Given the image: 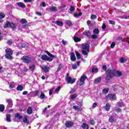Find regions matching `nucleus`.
Listing matches in <instances>:
<instances>
[{
    "label": "nucleus",
    "mask_w": 129,
    "mask_h": 129,
    "mask_svg": "<svg viewBox=\"0 0 129 129\" xmlns=\"http://www.w3.org/2000/svg\"><path fill=\"white\" fill-rule=\"evenodd\" d=\"M7 45H12V44H13V40L10 39V40H7Z\"/></svg>",
    "instance_id": "46"
},
{
    "label": "nucleus",
    "mask_w": 129,
    "mask_h": 129,
    "mask_svg": "<svg viewBox=\"0 0 129 129\" xmlns=\"http://www.w3.org/2000/svg\"><path fill=\"white\" fill-rule=\"evenodd\" d=\"M10 27L11 29H13V31H15V30L17 29V24L14 23V22H12L11 23Z\"/></svg>",
    "instance_id": "16"
},
{
    "label": "nucleus",
    "mask_w": 129,
    "mask_h": 129,
    "mask_svg": "<svg viewBox=\"0 0 129 129\" xmlns=\"http://www.w3.org/2000/svg\"><path fill=\"white\" fill-rule=\"evenodd\" d=\"M76 55L77 56V59H81V55L78 51H75Z\"/></svg>",
    "instance_id": "39"
},
{
    "label": "nucleus",
    "mask_w": 129,
    "mask_h": 129,
    "mask_svg": "<svg viewBox=\"0 0 129 129\" xmlns=\"http://www.w3.org/2000/svg\"><path fill=\"white\" fill-rule=\"evenodd\" d=\"M56 25L59 27H62L63 25H64V23H63L62 21H60L59 20L56 21Z\"/></svg>",
    "instance_id": "27"
},
{
    "label": "nucleus",
    "mask_w": 129,
    "mask_h": 129,
    "mask_svg": "<svg viewBox=\"0 0 129 129\" xmlns=\"http://www.w3.org/2000/svg\"><path fill=\"white\" fill-rule=\"evenodd\" d=\"M76 91V90L74 88H72L71 91L70 92V93H73V92H75Z\"/></svg>",
    "instance_id": "64"
},
{
    "label": "nucleus",
    "mask_w": 129,
    "mask_h": 129,
    "mask_svg": "<svg viewBox=\"0 0 129 129\" xmlns=\"http://www.w3.org/2000/svg\"><path fill=\"white\" fill-rule=\"evenodd\" d=\"M17 6H18L19 8H22L23 9H25L26 8V5L22 2L17 3Z\"/></svg>",
    "instance_id": "18"
},
{
    "label": "nucleus",
    "mask_w": 129,
    "mask_h": 129,
    "mask_svg": "<svg viewBox=\"0 0 129 129\" xmlns=\"http://www.w3.org/2000/svg\"><path fill=\"white\" fill-rule=\"evenodd\" d=\"M106 99L113 101V100L116 99V96L113 94H109L106 96Z\"/></svg>",
    "instance_id": "6"
},
{
    "label": "nucleus",
    "mask_w": 129,
    "mask_h": 129,
    "mask_svg": "<svg viewBox=\"0 0 129 129\" xmlns=\"http://www.w3.org/2000/svg\"><path fill=\"white\" fill-rule=\"evenodd\" d=\"M93 33L95 35H98V34H99V29H98V28H95L93 30Z\"/></svg>",
    "instance_id": "37"
},
{
    "label": "nucleus",
    "mask_w": 129,
    "mask_h": 129,
    "mask_svg": "<svg viewBox=\"0 0 129 129\" xmlns=\"http://www.w3.org/2000/svg\"><path fill=\"white\" fill-rule=\"evenodd\" d=\"M40 99H45V98H46V95H45L44 92L42 91H40Z\"/></svg>",
    "instance_id": "19"
},
{
    "label": "nucleus",
    "mask_w": 129,
    "mask_h": 129,
    "mask_svg": "<svg viewBox=\"0 0 129 129\" xmlns=\"http://www.w3.org/2000/svg\"><path fill=\"white\" fill-rule=\"evenodd\" d=\"M15 86V82H11L9 86L10 89H12V88H14Z\"/></svg>",
    "instance_id": "29"
},
{
    "label": "nucleus",
    "mask_w": 129,
    "mask_h": 129,
    "mask_svg": "<svg viewBox=\"0 0 129 129\" xmlns=\"http://www.w3.org/2000/svg\"><path fill=\"white\" fill-rule=\"evenodd\" d=\"M110 104H109V103H107L105 106L104 107V108L106 111H109V110H110Z\"/></svg>",
    "instance_id": "11"
},
{
    "label": "nucleus",
    "mask_w": 129,
    "mask_h": 129,
    "mask_svg": "<svg viewBox=\"0 0 129 129\" xmlns=\"http://www.w3.org/2000/svg\"><path fill=\"white\" fill-rule=\"evenodd\" d=\"M45 53L48 55L49 56V57H50L51 58H54L55 57V55L51 54L48 51L46 50L45 51Z\"/></svg>",
    "instance_id": "35"
},
{
    "label": "nucleus",
    "mask_w": 129,
    "mask_h": 129,
    "mask_svg": "<svg viewBox=\"0 0 129 129\" xmlns=\"http://www.w3.org/2000/svg\"><path fill=\"white\" fill-rule=\"evenodd\" d=\"M23 122H24V123L27 124L30 123V121L28 120V116L27 115L24 116Z\"/></svg>",
    "instance_id": "17"
},
{
    "label": "nucleus",
    "mask_w": 129,
    "mask_h": 129,
    "mask_svg": "<svg viewBox=\"0 0 129 129\" xmlns=\"http://www.w3.org/2000/svg\"><path fill=\"white\" fill-rule=\"evenodd\" d=\"M42 70L44 71V73H48L50 71V67H44L42 68Z\"/></svg>",
    "instance_id": "20"
},
{
    "label": "nucleus",
    "mask_w": 129,
    "mask_h": 129,
    "mask_svg": "<svg viewBox=\"0 0 129 129\" xmlns=\"http://www.w3.org/2000/svg\"><path fill=\"white\" fill-rule=\"evenodd\" d=\"M87 24L88 26H92V23H91V21H90V20L87 21Z\"/></svg>",
    "instance_id": "59"
},
{
    "label": "nucleus",
    "mask_w": 129,
    "mask_h": 129,
    "mask_svg": "<svg viewBox=\"0 0 129 129\" xmlns=\"http://www.w3.org/2000/svg\"><path fill=\"white\" fill-rule=\"evenodd\" d=\"M96 19V15H91V20H95Z\"/></svg>",
    "instance_id": "52"
},
{
    "label": "nucleus",
    "mask_w": 129,
    "mask_h": 129,
    "mask_svg": "<svg viewBox=\"0 0 129 129\" xmlns=\"http://www.w3.org/2000/svg\"><path fill=\"white\" fill-rule=\"evenodd\" d=\"M118 103L119 106H120V107H122L124 106V103L123 102H119Z\"/></svg>",
    "instance_id": "50"
},
{
    "label": "nucleus",
    "mask_w": 129,
    "mask_h": 129,
    "mask_svg": "<svg viewBox=\"0 0 129 129\" xmlns=\"http://www.w3.org/2000/svg\"><path fill=\"white\" fill-rule=\"evenodd\" d=\"M107 72L108 74L105 78V80L107 81L110 80L113 76L115 77H120V76H122V73H121V72L115 70H110L108 69Z\"/></svg>",
    "instance_id": "1"
},
{
    "label": "nucleus",
    "mask_w": 129,
    "mask_h": 129,
    "mask_svg": "<svg viewBox=\"0 0 129 129\" xmlns=\"http://www.w3.org/2000/svg\"><path fill=\"white\" fill-rule=\"evenodd\" d=\"M35 67V64H32V66L29 67V69L30 70V71H31V72H34Z\"/></svg>",
    "instance_id": "30"
},
{
    "label": "nucleus",
    "mask_w": 129,
    "mask_h": 129,
    "mask_svg": "<svg viewBox=\"0 0 129 129\" xmlns=\"http://www.w3.org/2000/svg\"><path fill=\"white\" fill-rule=\"evenodd\" d=\"M36 15H37V16H39V17L42 16V13L38 12H35Z\"/></svg>",
    "instance_id": "62"
},
{
    "label": "nucleus",
    "mask_w": 129,
    "mask_h": 129,
    "mask_svg": "<svg viewBox=\"0 0 129 129\" xmlns=\"http://www.w3.org/2000/svg\"><path fill=\"white\" fill-rule=\"evenodd\" d=\"M90 123L92 125H94V124H95V121H94V120L93 119H92L90 120Z\"/></svg>",
    "instance_id": "51"
},
{
    "label": "nucleus",
    "mask_w": 129,
    "mask_h": 129,
    "mask_svg": "<svg viewBox=\"0 0 129 129\" xmlns=\"http://www.w3.org/2000/svg\"><path fill=\"white\" fill-rule=\"evenodd\" d=\"M82 16V12H80L79 14L77 13H74V17L75 18H76L78 19V18H79V17H81Z\"/></svg>",
    "instance_id": "24"
},
{
    "label": "nucleus",
    "mask_w": 129,
    "mask_h": 129,
    "mask_svg": "<svg viewBox=\"0 0 129 129\" xmlns=\"http://www.w3.org/2000/svg\"><path fill=\"white\" fill-rule=\"evenodd\" d=\"M96 106H97V102L94 103L92 106L93 108H95Z\"/></svg>",
    "instance_id": "61"
},
{
    "label": "nucleus",
    "mask_w": 129,
    "mask_h": 129,
    "mask_svg": "<svg viewBox=\"0 0 129 129\" xmlns=\"http://www.w3.org/2000/svg\"><path fill=\"white\" fill-rule=\"evenodd\" d=\"M86 79H87V77L85 75H83L80 79V83L79 84V86H82V85L85 84Z\"/></svg>",
    "instance_id": "5"
},
{
    "label": "nucleus",
    "mask_w": 129,
    "mask_h": 129,
    "mask_svg": "<svg viewBox=\"0 0 129 129\" xmlns=\"http://www.w3.org/2000/svg\"><path fill=\"white\" fill-rule=\"evenodd\" d=\"M5 53H6L5 57L7 58V59H8L9 60H13V59H14V57L12 56V55L14 54V51L13 50H12V49L7 48L5 50Z\"/></svg>",
    "instance_id": "3"
},
{
    "label": "nucleus",
    "mask_w": 129,
    "mask_h": 129,
    "mask_svg": "<svg viewBox=\"0 0 129 129\" xmlns=\"http://www.w3.org/2000/svg\"><path fill=\"white\" fill-rule=\"evenodd\" d=\"M115 47V42H112L110 45V48H114Z\"/></svg>",
    "instance_id": "54"
},
{
    "label": "nucleus",
    "mask_w": 129,
    "mask_h": 129,
    "mask_svg": "<svg viewBox=\"0 0 129 129\" xmlns=\"http://www.w3.org/2000/svg\"><path fill=\"white\" fill-rule=\"evenodd\" d=\"M108 91H109V89L108 88H105L103 89V93L104 94H107V93H108Z\"/></svg>",
    "instance_id": "33"
},
{
    "label": "nucleus",
    "mask_w": 129,
    "mask_h": 129,
    "mask_svg": "<svg viewBox=\"0 0 129 129\" xmlns=\"http://www.w3.org/2000/svg\"><path fill=\"white\" fill-rule=\"evenodd\" d=\"M81 48L82 49V53L84 56H88V53L90 51V45L88 43H83Z\"/></svg>",
    "instance_id": "2"
},
{
    "label": "nucleus",
    "mask_w": 129,
    "mask_h": 129,
    "mask_svg": "<svg viewBox=\"0 0 129 129\" xmlns=\"http://www.w3.org/2000/svg\"><path fill=\"white\" fill-rule=\"evenodd\" d=\"M70 58L71 61L73 62H75L76 61V56H75V53L73 52L71 53Z\"/></svg>",
    "instance_id": "9"
},
{
    "label": "nucleus",
    "mask_w": 129,
    "mask_h": 129,
    "mask_svg": "<svg viewBox=\"0 0 129 129\" xmlns=\"http://www.w3.org/2000/svg\"><path fill=\"white\" fill-rule=\"evenodd\" d=\"M22 48H25V49L29 48V44L28 43H23L21 45Z\"/></svg>",
    "instance_id": "32"
},
{
    "label": "nucleus",
    "mask_w": 129,
    "mask_h": 129,
    "mask_svg": "<svg viewBox=\"0 0 129 129\" xmlns=\"http://www.w3.org/2000/svg\"><path fill=\"white\" fill-rule=\"evenodd\" d=\"M72 69H73V70H76V69H77V65L76 63L73 64Z\"/></svg>",
    "instance_id": "47"
},
{
    "label": "nucleus",
    "mask_w": 129,
    "mask_h": 129,
    "mask_svg": "<svg viewBox=\"0 0 129 129\" xmlns=\"http://www.w3.org/2000/svg\"><path fill=\"white\" fill-rule=\"evenodd\" d=\"M67 81L68 83H71V84H73V83H75V82L76 81V79L74 78L72 79V78H69Z\"/></svg>",
    "instance_id": "10"
},
{
    "label": "nucleus",
    "mask_w": 129,
    "mask_h": 129,
    "mask_svg": "<svg viewBox=\"0 0 129 129\" xmlns=\"http://www.w3.org/2000/svg\"><path fill=\"white\" fill-rule=\"evenodd\" d=\"M114 110L116 112H121V109L120 108L116 107L114 109Z\"/></svg>",
    "instance_id": "43"
},
{
    "label": "nucleus",
    "mask_w": 129,
    "mask_h": 129,
    "mask_svg": "<svg viewBox=\"0 0 129 129\" xmlns=\"http://www.w3.org/2000/svg\"><path fill=\"white\" fill-rule=\"evenodd\" d=\"M23 86L21 85H19L16 88L17 90H18L19 91H23Z\"/></svg>",
    "instance_id": "28"
},
{
    "label": "nucleus",
    "mask_w": 129,
    "mask_h": 129,
    "mask_svg": "<svg viewBox=\"0 0 129 129\" xmlns=\"http://www.w3.org/2000/svg\"><path fill=\"white\" fill-rule=\"evenodd\" d=\"M91 38H92V39H97V35H96V34H93V35L91 36Z\"/></svg>",
    "instance_id": "58"
},
{
    "label": "nucleus",
    "mask_w": 129,
    "mask_h": 129,
    "mask_svg": "<svg viewBox=\"0 0 129 129\" xmlns=\"http://www.w3.org/2000/svg\"><path fill=\"white\" fill-rule=\"evenodd\" d=\"M61 89V87L58 86L55 90V92H58V91H60Z\"/></svg>",
    "instance_id": "56"
},
{
    "label": "nucleus",
    "mask_w": 129,
    "mask_h": 129,
    "mask_svg": "<svg viewBox=\"0 0 129 129\" xmlns=\"http://www.w3.org/2000/svg\"><path fill=\"white\" fill-rule=\"evenodd\" d=\"M65 125L66 127H72V126H74V122H73L72 121H66Z\"/></svg>",
    "instance_id": "8"
},
{
    "label": "nucleus",
    "mask_w": 129,
    "mask_h": 129,
    "mask_svg": "<svg viewBox=\"0 0 129 129\" xmlns=\"http://www.w3.org/2000/svg\"><path fill=\"white\" fill-rule=\"evenodd\" d=\"M76 97H77V94H75L72 95V96L71 97V99H75Z\"/></svg>",
    "instance_id": "49"
},
{
    "label": "nucleus",
    "mask_w": 129,
    "mask_h": 129,
    "mask_svg": "<svg viewBox=\"0 0 129 129\" xmlns=\"http://www.w3.org/2000/svg\"><path fill=\"white\" fill-rule=\"evenodd\" d=\"M11 22L10 21H6L5 23L4 28L7 29V28H9V27H11Z\"/></svg>",
    "instance_id": "15"
},
{
    "label": "nucleus",
    "mask_w": 129,
    "mask_h": 129,
    "mask_svg": "<svg viewBox=\"0 0 129 129\" xmlns=\"http://www.w3.org/2000/svg\"><path fill=\"white\" fill-rule=\"evenodd\" d=\"M4 18H6V14L3 13H0V19H4Z\"/></svg>",
    "instance_id": "44"
},
{
    "label": "nucleus",
    "mask_w": 129,
    "mask_h": 129,
    "mask_svg": "<svg viewBox=\"0 0 129 129\" xmlns=\"http://www.w3.org/2000/svg\"><path fill=\"white\" fill-rule=\"evenodd\" d=\"M5 107L4 104H0V112H4L5 111Z\"/></svg>",
    "instance_id": "26"
},
{
    "label": "nucleus",
    "mask_w": 129,
    "mask_h": 129,
    "mask_svg": "<svg viewBox=\"0 0 129 129\" xmlns=\"http://www.w3.org/2000/svg\"><path fill=\"white\" fill-rule=\"evenodd\" d=\"M120 63H125V61L124 60V58L121 57L120 59Z\"/></svg>",
    "instance_id": "57"
},
{
    "label": "nucleus",
    "mask_w": 129,
    "mask_h": 129,
    "mask_svg": "<svg viewBox=\"0 0 129 129\" xmlns=\"http://www.w3.org/2000/svg\"><path fill=\"white\" fill-rule=\"evenodd\" d=\"M66 24L69 26V27H72L73 26V24L72 23V22L70 20H68L66 22Z\"/></svg>",
    "instance_id": "31"
},
{
    "label": "nucleus",
    "mask_w": 129,
    "mask_h": 129,
    "mask_svg": "<svg viewBox=\"0 0 129 129\" xmlns=\"http://www.w3.org/2000/svg\"><path fill=\"white\" fill-rule=\"evenodd\" d=\"M102 69H103V70H104V71H106V69H107V67H106V65H104L102 68Z\"/></svg>",
    "instance_id": "60"
},
{
    "label": "nucleus",
    "mask_w": 129,
    "mask_h": 129,
    "mask_svg": "<svg viewBox=\"0 0 129 129\" xmlns=\"http://www.w3.org/2000/svg\"><path fill=\"white\" fill-rule=\"evenodd\" d=\"M20 23L21 24H27V23H28V21H27V20L26 19H22L20 20Z\"/></svg>",
    "instance_id": "38"
},
{
    "label": "nucleus",
    "mask_w": 129,
    "mask_h": 129,
    "mask_svg": "<svg viewBox=\"0 0 129 129\" xmlns=\"http://www.w3.org/2000/svg\"><path fill=\"white\" fill-rule=\"evenodd\" d=\"M41 59L43 60L44 61H48V62L53 61V58L48 57V56L46 54H43L41 56Z\"/></svg>",
    "instance_id": "7"
},
{
    "label": "nucleus",
    "mask_w": 129,
    "mask_h": 129,
    "mask_svg": "<svg viewBox=\"0 0 129 129\" xmlns=\"http://www.w3.org/2000/svg\"><path fill=\"white\" fill-rule=\"evenodd\" d=\"M50 11L51 12H57V7H52L49 8Z\"/></svg>",
    "instance_id": "36"
},
{
    "label": "nucleus",
    "mask_w": 129,
    "mask_h": 129,
    "mask_svg": "<svg viewBox=\"0 0 129 129\" xmlns=\"http://www.w3.org/2000/svg\"><path fill=\"white\" fill-rule=\"evenodd\" d=\"M73 108L75 109V110H80V108L78 106H74Z\"/></svg>",
    "instance_id": "45"
},
{
    "label": "nucleus",
    "mask_w": 129,
    "mask_h": 129,
    "mask_svg": "<svg viewBox=\"0 0 129 129\" xmlns=\"http://www.w3.org/2000/svg\"><path fill=\"white\" fill-rule=\"evenodd\" d=\"M70 11L71 12H74V11H75V7L74 6H71L70 8Z\"/></svg>",
    "instance_id": "48"
},
{
    "label": "nucleus",
    "mask_w": 129,
    "mask_h": 129,
    "mask_svg": "<svg viewBox=\"0 0 129 129\" xmlns=\"http://www.w3.org/2000/svg\"><path fill=\"white\" fill-rule=\"evenodd\" d=\"M82 127L83 129H89V126H88V124L86 123H83L82 125Z\"/></svg>",
    "instance_id": "23"
},
{
    "label": "nucleus",
    "mask_w": 129,
    "mask_h": 129,
    "mask_svg": "<svg viewBox=\"0 0 129 129\" xmlns=\"http://www.w3.org/2000/svg\"><path fill=\"white\" fill-rule=\"evenodd\" d=\"M12 115L11 114H7L6 115V121L8 122H11V121H12Z\"/></svg>",
    "instance_id": "13"
},
{
    "label": "nucleus",
    "mask_w": 129,
    "mask_h": 129,
    "mask_svg": "<svg viewBox=\"0 0 129 129\" xmlns=\"http://www.w3.org/2000/svg\"><path fill=\"white\" fill-rule=\"evenodd\" d=\"M101 82V77H98L97 78H96L94 81V83L95 84H97L98 83H99L100 82Z\"/></svg>",
    "instance_id": "21"
},
{
    "label": "nucleus",
    "mask_w": 129,
    "mask_h": 129,
    "mask_svg": "<svg viewBox=\"0 0 129 129\" xmlns=\"http://www.w3.org/2000/svg\"><path fill=\"white\" fill-rule=\"evenodd\" d=\"M84 35L88 37V38H90L91 37V32L89 30L86 31L84 32Z\"/></svg>",
    "instance_id": "12"
},
{
    "label": "nucleus",
    "mask_w": 129,
    "mask_h": 129,
    "mask_svg": "<svg viewBox=\"0 0 129 129\" xmlns=\"http://www.w3.org/2000/svg\"><path fill=\"white\" fill-rule=\"evenodd\" d=\"M123 38L122 37H118L116 38L117 41H122Z\"/></svg>",
    "instance_id": "53"
},
{
    "label": "nucleus",
    "mask_w": 129,
    "mask_h": 129,
    "mask_svg": "<svg viewBox=\"0 0 129 129\" xmlns=\"http://www.w3.org/2000/svg\"><path fill=\"white\" fill-rule=\"evenodd\" d=\"M21 59L23 63H26V64H30L32 62V57L30 55H24L21 57Z\"/></svg>",
    "instance_id": "4"
},
{
    "label": "nucleus",
    "mask_w": 129,
    "mask_h": 129,
    "mask_svg": "<svg viewBox=\"0 0 129 129\" xmlns=\"http://www.w3.org/2000/svg\"><path fill=\"white\" fill-rule=\"evenodd\" d=\"M39 93H40V91L39 90H35L33 92V94H34L35 96H38Z\"/></svg>",
    "instance_id": "42"
},
{
    "label": "nucleus",
    "mask_w": 129,
    "mask_h": 129,
    "mask_svg": "<svg viewBox=\"0 0 129 129\" xmlns=\"http://www.w3.org/2000/svg\"><path fill=\"white\" fill-rule=\"evenodd\" d=\"M6 101L8 103V105H10V104H13V100H12V99H6Z\"/></svg>",
    "instance_id": "34"
},
{
    "label": "nucleus",
    "mask_w": 129,
    "mask_h": 129,
    "mask_svg": "<svg viewBox=\"0 0 129 129\" xmlns=\"http://www.w3.org/2000/svg\"><path fill=\"white\" fill-rule=\"evenodd\" d=\"M109 23L110 25H115V22L112 20H109Z\"/></svg>",
    "instance_id": "55"
},
{
    "label": "nucleus",
    "mask_w": 129,
    "mask_h": 129,
    "mask_svg": "<svg viewBox=\"0 0 129 129\" xmlns=\"http://www.w3.org/2000/svg\"><path fill=\"white\" fill-rule=\"evenodd\" d=\"M74 40L75 41V42H78L81 41V39L79 38V37H75L74 38Z\"/></svg>",
    "instance_id": "41"
},
{
    "label": "nucleus",
    "mask_w": 129,
    "mask_h": 129,
    "mask_svg": "<svg viewBox=\"0 0 129 129\" xmlns=\"http://www.w3.org/2000/svg\"><path fill=\"white\" fill-rule=\"evenodd\" d=\"M106 28V25L105 24L103 23L102 26V30H104Z\"/></svg>",
    "instance_id": "63"
},
{
    "label": "nucleus",
    "mask_w": 129,
    "mask_h": 129,
    "mask_svg": "<svg viewBox=\"0 0 129 129\" xmlns=\"http://www.w3.org/2000/svg\"><path fill=\"white\" fill-rule=\"evenodd\" d=\"M15 117L18 118L19 119H22V118H23V116L21 115L20 113H17L15 114Z\"/></svg>",
    "instance_id": "25"
},
{
    "label": "nucleus",
    "mask_w": 129,
    "mask_h": 129,
    "mask_svg": "<svg viewBox=\"0 0 129 129\" xmlns=\"http://www.w3.org/2000/svg\"><path fill=\"white\" fill-rule=\"evenodd\" d=\"M92 73H94V72H95V73H97V72H98V69H97V68H93L92 69Z\"/></svg>",
    "instance_id": "40"
},
{
    "label": "nucleus",
    "mask_w": 129,
    "mask_h": 129,
    "mask_svg": "<svg viewBox=\"0 0 129 129\" xmlns=\"http://www.w3.org/2000/svg\"><path fill=\"white\" fill-rule=\"evenodd\" d=\"M27 112L28 114H32L33 113V109L32 107H29L27 110Z\"/></svg>",
    "instance_id": "22"
},
{
    "label": "nucleus",
    "mask_w": 129,
    "mask_h": 129,
    "mask_svg": "<svg viewBox=\"0 0 129 129\" xmlns=\"http://www.w3.org/2000/svg\"><path fill=\"white\" fill-rule=\"evenodd\" d=\"M109 122H110L111 123H114L115 122V119H114L113 116L111 115L109 117Z\"/></svg>",
    "instance_id": "14"
}]
</instances>
